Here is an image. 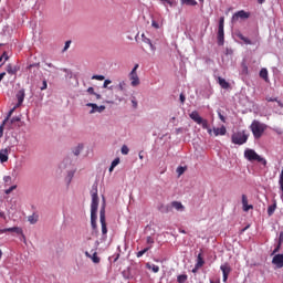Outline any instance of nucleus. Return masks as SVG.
<instances>
[{"label":"nucleus","instance_id":"nucleus-1","mask_svg":"<svg viewBox=\"0 0 283 283\" xmlns=\"http://www.w3.org/2000/svg\"><path fill=\"white\" fill-rule=\"evenodd\" d=\"M244 159L249 160V163H261L263 167H266L268 164L264 157L260 156L254 149L251 148H247L244 150Z\"/></svg>","mask_w":283,"mask_h":283},{"label":"nucleus","instance_id":"nucleus-2","mask_svg":"<svg viewBox=\"0 0 283 283\" xmlns=\"http://www.w3.org/2000/svg\"><path fill=\"white\" fill-rule=\"evenodd\" d=\"M250 129L254 138H262V135L264 132H266V124H262L261 122L254 119L250 125Z\"/></svg>","mask_w":283,"mask_h":283},{"label":"nucleus","instance_id":"nucleus-3","mask_svg":"<svg viewBox=\"0 0 283 283\" xmlns=\"http://www.w3.org/2000/svg\"><path fill=\"white\" fill-rule=\"evenodd\" d=\"M231 140L233 145H244L249 140V134H247V130H239L232 134Z\"/></svg>","mask_w":283,"mask_h":283},{"label":"nucleus","instance_id":"nucleus-4","mask_svg":"<svg viewBox=\"0 0 283 283\" xmlns=\"http://www.w3.org/2000/svg\"><path fill=\"white\" fill-rule=\"evenodd\" d=\"M92 203H91V213H98V189L93 188L91 191Z\"/></svg>","mask_w":283,"mask_h":283},{"label":"nucleus","instance_id":"nucleus-5","mask_svg":"<svg viewBox=\"0 0 283 283\" xmlns=\"http://www.w3.org/2000/svg\"><path fill=\"white\" fill-rule=\"evenodd\" d=\"M218 45H224V17L219 20Z\"/></svg>","mask_w":283,"mask_h":283},{"label":"nucleus","instance_id":"nucleus-6","mask_svg":"<svg viewBox=\"0 0 283 283\" xmlns=\"http://www.w3.org/2000/svg\"><path fill=\"white\" fill-rule=\"evenodd\" d=\"M99 221H101V224H102V234L103 235H107V222L105 220V206H103L101 208V211H99Z\"/></svg>","mask_w":283,"mask_h":283},{"label":"nucleus","instance_id":"nucleus-7","mask_svg":"<svg viewBox=\"0 0 283 283\" xmlns=\"http://www.w3.org/2000/svg\"><path fill=\"white\" fill-rule=\"evenodd\" d=\"M251 14L244 10L238 11L232 15V22L240 21V19H249Z\"/></svg>","mask_w":283,"mask_h":283},{"label":"nucleus","instance_id":"nucleus-8","mask_svg":"<svg viewBox=\"0 0 283 283\" xmlns=\"http://www.w3.org/2000/svg\"><path fill=\"white\" fill-rule=\"evenodd\" d=\"M220 270L222 271L223 274V282H227V280H229V275L231 274V264L223 263L220 266Z\"/></svg>","mask_w":283,"mask_h":283},{"label":"nucleus","instance_id":"nucleus-9","mask_svg":"<svg viewBox=\"0 0 283 283\" xmlns=\"http://www.w3.org/2000/svg\"><path fill=\"white\" fill-rule=\"evenodd\" d=\"M272 264L277 269H283V254H275L272 259Z\"/></svg>","mask_w":283,"mask_h":283},{"label":"nucleus","instance_id":"nucleus-10","mask_svg":"<svg viewBox=\"0 0 283 283\" xmlns=\"http://www.w3.org/2000/svg\"><path fill=\"white\" fill-rule=\"evenodd\" d=\"M86 106L92 107L90 114H94L96 112H98L101 114V112H105V106H103V105L98 106L94 103H88V104H86Z\"/></svg>","mask_w":283,"mask_h":283},{"label":"nucleus","instance_id":"nucleus-11","mask_svg":"<svg viewBox=\"0 0 283 283\" xmlns=\"http://www.w3.org/2000/svg\"><path fill=\"white\" fill-rule=\"evenodd\" d=\"M17 233L18 235H21L23 233V230L19 227H13V228H6L0 230V233Z\"/></svg>","mask_w":283,"mask_h":283},{"label":"nucleus","instance_id":"nucleus-12","mask_svg":"<svg viewBox=\"0 0 283 283\" xmlns=\"http://www.w3.org/2000/svg\"><path fill=\"white\" fill-rule=\"evenodd\" d=\"M129 78H130V85L133 87H138V85H140V78L138 77V73H130Z\"/></svg>","mask_w":283,"mask_h":283},{"label":"nucleus","instance_id":"nucleus-13","mask_svg":"<svg viewBox=\"0 0 283 283\" xmlns=\"http://www.w3.org/2000/svg\"><path fill=\"white\" fill-rule=\"evenodd\" d=\"M14 109H17V106H14L9 111L7 118L3 120L2 125L0 126V136H3V125H6L8 120H10V117L12 116V114H14Z\"/></svg>","mask_w":283,"mask_h":283},{"label":"nucleus","instance_id":"nucleus-14","mask_svg":"<svg viewBox=\"0 0 283 283\" xmlns=\"http://www.w3.org/2000/svg\"><path fill=\"white\" fill-rule=\"evenodd\" d=\"M190 118L191 120H193L195 123H197V125L199 123H202V117L200 116V114L198 113V111H193L192 113H190Z\"/></svg>","mask_w":283,"mask_h":283},{"label":"nucleus","instance_id":"nucleus-15","mask_svg":"<svg viewBox=\"0 0 283 283\" xmlns=\"http://www.w3.org/2000/svg\"><path fill=\"white\" fill-rule=\"evenodd\" d=\"M242 205L243 211H250V209H253V205H249V199L247 198V195H242Z\"/></svg>","mask_w":283,"mask_h":283},{"label":"nucleus","instance_id":"nucleus-16","mask_svg":"<svg viewBox=\"0 0 283 283\" xmlns=\"http://www.w3.org/2000/svg\"><path fill=\"white\" fill-rule=\"evenodd\" d=\"M17 99L18 104L15 105V107H21V105H23V101L25 99V92L19 91L17 94Z\"/></svg>","mask_w":283,"mask_h":283},{"label":"nucleus","instance_id":"nucleus-17","mask_svg":"<svg viewBox=\"0 0 283 283\" xmlns=\"http://www.w3.org/2000/svg\"><path fill=\"white\" fill-rule=\"evenodd\" d=\"M142 41L149 45L151 52H156V46L154 45V43H151V40L149 38L145 36V33L142 34Z\"/></svg>","mask_w":283,"mask_h":283},{"label":"nucleus","instance_id":"nucleus-18","mask_svg":"<svg viewBox=\"0 0 283 283\" xmlns=\"http://www.w3.org/2000/svg\"><path fill=\"white\" fill-rule=\"evenodd\" d=\"M201 266H205V259L202 258V250H200V253L197 256L196 269H201Z\"/></svg>","mask_w":283,"mask_h":283},{"label":"nucleus","instance_id":"nucleus-19","mask_svg":"<svg viewBox=\"0 0 283 283\" xmlns=\"http://www.w3.org/2000/svg\"><path fill=\"white\" fill-rule=\"evenodd\" d=\"M85 255L86 258H90L94 262V264H98L101 262V258H98V254L96 252H94L93 255L90 254V252H85Z\"/></svg>","mask_w":283,"mask_h":283},{"label":"nucleus","instance_id":"nucleus-20","mask_svg":"<svg viewBox=\"0 0 283 283\" xmlns=\"http://www.w3.org/2000/svg\"><path fill=\"white\" fill-rule=\"evenodd\" d=\"M170 205L176 211H185V206L180 201H172Z\"/></svg>","mask_w":283,"mask_h":283},{"label":"nucleus","instance_id":"nucleus-21","mask_svg":"<svg viewBox=\"0 0 283 283\" xmlns=\"http://www.w3.org/2000/svg\"><path fill=\"white\" fill-rule=\"evenodd\" d=\"M214 136H224L227 134V127L213 128Z\"/></svg>","mask_w":283,"mask_h":283},{"label":"nucleus","instance_id":"nucleus-22","mask_svg":"<svg viewBox=\"0 0 283 283\" xmlns=\"http://www.w3.org/2000/svg\"><path fill=\"white\" fill-rule=\"evenodd\" d=\"M0 163H8V148L0 150Z\"/></svg>","mask_w":283,"mask_h":283},{"label":"nucleus","instance_id":"nucleus-23","mask_svg":"<svg viewBox=\"0 0 283 283\" xmlns=\"http://www.w3.org/2000/svg\"><path fill=\"white\" fill-rule=\"evenodd\" d=\"M7 72H8V74L14 75V74H17V72H19V66H17V65L13 66L12 64H8Z\"/></svg>","mask_w":283,"mask_h":283},{"label":"nucleus","instance_id":"nucleus-24","mask_svg":"<svg viewBox=\"0 0 283 283\" xmlns=\"http://www.w3.org/2000/svg\"><path fill=\"white\" fill-rule=\"evenodd\" d=\"M97 212H91V227L92 229H94V231H96L97 229V226H96V219H97V216H96Z\"/></svg>","mask_w":283,"mask_h":283},{"label":"nucleus","instance_id":"nucleus-25","mask_svg":"<svg viewBox=\"0 0 283 283\" xmlns=\"http://www.w3.org/2000/svg\"><path fill=\"white\" fill-rule=\"evenodd\" d=\"M146 268L149 269V271H151L153 273H158V271H160V268L156 264L147 263Z\"/></svg>","mask_w":283,"mask_h":283},{"label":"nucleus","instance_id":"nucleus-26","mask_svg":"<svg viewBox=\"0 0 283 283\" xmlns=\"http://www.w3.org/2000/svg\"><path fill=\"white\" fill-rule=\"evenodd\" d=\"M219 85L222 87V90H229V82L222 77H219Z\"/></svg>","mask_w":283,"mask_h":283},{"label":"nucleus","instance_id":"nucleus-27","mask_svg":"<svg viewBox=\"0 0 283 283\" xmlns=\"http://www.w3.org/2000/svg\"><path fill=\"white\" fill-rule=\"evenodd\" d=\"M275 209H277V203L274 202L273 205L269 206L268 216H273L275 213Z\"/></svg>","mask_w":283,"mask_h":283},{"label":"nucleus","instance_id":"nucleus-28","mask_svg":"<svg viewBox=\"0 0 283 283\" xmlns=\"http://www.w3.org/2000/svg\"><path fill=\"white\" fill-rule=\"evenodd\" d=\"M279 187H280V190L282 191L281 198L283 200V169L281 170V174L279 177Z\"/></svg>","mask_w":283,"mask_h":283},{"label":"nucleus","instance_id":"nucleus-29","mask_svg":"<svg viewBox=\"0 0 283 283\" xmlns=\"http://www.w3.org/2000/svg\"><path fill=\"white\" fill-rule=\"evenodd\" d=\"M241 74H243L244 76L249 74V66L247 65V62L241 63Z\"/></svg>","mask_w":283,"mask_h":283},{"label":"nucleus","instance_id":"nucleus-30","mask_svg":"<svg viewBox=\"0 0 283 283\" xmlns=\"http://www.w3.org/2000/svg\"><path fill=\"white\" fill-rule=\"evenodd\" d=\"M260 77L263 78L264 81H269V71L266 69H262L260 71Z\"/></svg>","mask_w":283,"mask_h":283},{"label":"nucleus","instance_id":"nucleus-31","mask_svg":"<svg viewBox=\"0 0 283 283\" xmlns=\"http://www.w3.org/2000/svg\"><path fill=\"white\" fill-rule=\"evenodd\" d=\"M238 38L245 43V45H252L253 42L249 40V38L244 36L243 34H239Z\"/></svg>","mask_w":283,"mask_h":283},{"label":"nucleus","instance_id":"nucleus-32","mask_svg":"<svg viewBox=\"0 0 283 283\" xmlns=\"http://www.w3.org/2000/svg\"><path fill=\"white\" fill-rule=\"evenodd\" d=\"M188 277L189 276H187V274H180V275L177 276V282L178 283H185V282H187Z\"/></svg>","mask_w":283,"mask_h":283},{"label":"nucleus","instance_id":"nucleus-33","mask_svg":"<svg viewBox=\"0 0 283 283\" xmlns=\"http://www.w3.org/2000/svg\"><path fill=\"white\" fill-rule=\"evenodd\" d=\"M181 3L184 6H198V2L196 0H181Z\"/></svg>","mask_w":283,"mask_h":283},{"label":"nucleus","instance_id":"nucleus-34","mask_svg":"<svg viewBox=\"0 0 283 283\" xmlns=\"http://www.w3.org/2000/svg\"><path fill=\"white\" fill-rule=\"evenodd\" d=\"M198 125H201L203 129H208L209 128V120L207 119H201V122L198 123Z\"/></svg>","mask_w":283,"mask_h":283},{"label":"nucleus","instance_id":"nucleus-35","mask_svg":"<svg viewBox=\"0 0 283 283\" xmlns=\"http://www.w3.org/2000/svg\"><path fill=\"white\" fill-rule=\"evenodd\" d=\"M185 171H187V167L179 166L177 168L178 176H182V174H185Z\"/></svg>","mask_w":283,"mask_h":283},{"label":"nucleus","instance_id":"nucleus-36","mask_svg":"<svg viewBox=\"0 0 283 283\" xmlns=\"http://www.w3.org/2000/svg\"><path fill=\"white\" fill-rule=\"evenodd\" d=\"M151 247L145 248L144 250L137 252V258H143L144 253H147Z\"/></svg>","mask_w":283,"mask_h":283},{"label":"nucleus","instance_id":"nucleus-37","mask_svg":"<svg viewBox=\"0 0 283 283\" xmlns=\"http://www.w3.org/2000/svg\"><path fill=\"white\" fill-rule=\"evenodd\" d=\"M126 83H125V81H122V82H119V84H118V90H119V92H125V87H126Z\"/></svg>","mask_w":283,"mask_h":283},{"label":"nucleus","instance_id":"nucleus-38","mask_svg":"<svg viewBox=\"0 0 283 283\" xmlns=\"http://www.w3.org/2000/svg\"><path fill=\"white\" fill-rule=\"evenodd\" d=\"M14 189H17V185L11 186L9 189L4 190V193H6L7 196H10V193L13 192Z\"/></svg>","mask_w":283,"mask_h":283},{"label":"nucleus","instance_id":"nucleus-39","mask_svg":"<svg viewBox=\"0 0 283 283\" xmlns=\"http://www.w3.org/2000/svg\"><path fill=\"white\" fill-rule=\"evenodd\" d=\"M122 154H123L124 156H127V154H129V147H127L126 145H124V146L122 147Z\"/></svg>","mask_w":283,"mask_h":283},{"label":"nucleus","instance_id":"nucleus-40","mask_svg":"<svg viewBox=\"0 0 283 283\" xmlns=\"http://www.w3.org/2000/svg\"><path fill=\"white\" fill-rule=\"evenodd\" d=\"M92 80L93 81H105V77L103 75H93Z\"/></svg>","mask_w":283,"mask_h":283},{"label":"nucleus","instance_id":"nucleus-41","mask_svg":"<svg viewBox=\"0 0 283 283\" xmlns=\"http://www.w3.org/2000/svg\"><path fill=\"white\" fill-rule=\"evenodd\" d=\"M81 149H83V146H77L73 151L74 156H78L81 154Z\"/></svg>","mask_w":283,"mask_h":283},{"label":"nucleus","instance_id":"nucleus-42","mask_svg":"<svg viewBox=\"0 0 283 283\" xmlns=\"http://www.w3.org/2000/svg\"><path fill=\"white\" fill-rule=\"evenodd\" d=\"M117 165H120V158H115L111 164L113 167H116Z\"/></svg>","mask_w":283,"mask_h":283},{"label":"nucleus","instance_id":"nucleus-43","mask_svg":"<svg viewBox=\"0 0 283 283\" xmlns=\"http://www.w3.org/2000/svg\"><path fill=\"white\" fill-rule=\"evenodd\" d=\"M29 222H30L31 224H36L38 219H36L34 216H30V217H29Z\"/></svg>","mask_w":283,"mask_h":283},{"label":"nucleus","instance_id":"nucleus-44","mask_svg":"<svg viewBox=\"0 0 283 283\" xmlns=\"http://www.w3.org/2000/svg\"><path fill=\"white\" fill-rule=\"evenodd\" d=\"M132 105H133L134 109L138 108V102L136 101V97H133Z\"/></svg>","mask_w":283,"mask_h":283},{"label":"nucleus","instance_id":"nucleus-45","mask_svg":"<svg viewBox=\"0 0 283 283\" xmlns=\"http://www.w3.org/2000/svg\"><path fill=\"white\" fill-rule=\"evenodd\" d=\"M282 244L277 243L276 248L273 250L272 254L275 255V253L280 252Z\"/></svg>","mask_w":283,"mask_h":283},{"label":"nucleus","instance_id":"nucleus-46","mask_svg":"<svg viewBox=\"0 0 283 283\" xmlns=\"http://www.w3.org/2000/svg\"><path fill=\"white\" fill-rule=\"evenodd\" d=\"M151 27L155 28L156 30H158V28H160V24H158V22H156V20H153Z\"/></svg>","mask_w":283,"mask_h":283},{"label":"nucleus","instance_id":"nucleus-47","mask_svg":"<svg viewBox=\"0 0 283 283\" xmlns=\"http://www.w3.org/2000/svg\"><path fill=\"white\" fill-rule=\"evenodd\" d=\"M1 59L6 62V61H8V59H10V56H8L7 52H3L1 55Z\"/></svg>","mask_w":283,"mask_h":283},{"label":"nucleus","instance_id":"nucleus-48","mask_svg":"<svg viewBox=\"0 0 283 283\" xmlns=\"http://www.w3.org/2000/svg\"><path fill=\"white\" fill-rule=\"evenodd\" d=\"M268 103H277V98L266 97Z\"/></svg>","mask_w":283,"mask_h":283},{"label":"nucleus","instance_id":"nucleus-49","mask_svg":"<svg viewBox=\"0 0 283 283\" xmlns=\"http://www.w3.org/2000/svg\"><path fill=\"white\" fill-rule=\"evenodd\" d=\"M146 242L147 244H154V238L147 237Z\"/></svg>","mask_w":283,"mask_h":283},{"label":"nucleus","instance_id":"nucleus-50","mask_svg":"<svg viewBox=\"0 0 283 283\" xmlns=\"http://www.w3.org/2000/svg\"><path fill=\"white\" fill-rule=\"evenodd\" d=\"M111 81L109 80H105L104 81V84H103V87H104V90H106V87L108 86V85H111Z\"/></svg>","mask_w":283,"mask_h":283},{"label":"nucleus","instance_id":"nucleus-51","mask_svg":"<svg viewBox=\"0 0 283 283\" xmlns=\"http://www.w3.org/2000/svg\"><path fill=\"white\" fill-rule=\"evenodd\" d=\"M72 44V41H66L65 42V45H64V52L65 50H69L70 49V45Z\"/></svg>","mask_w":283,"mask_h":283},{"label":"nucleus","instance_id":"nucleus-52","mask_svg":"<svg viewBox=\"0 0 283 283\" xmlns=\"http://www.w3.org/2000/svg\"><path fill=\"white\" fill-rule=\"evenodd\" d=\"M179 99H180V102L184 104L185 103V101H187V97H185V94H180L179 95Z\"/></svg>","mask_w":283,"mask_h":283},{"label":"nucleus","instance_id":"nucleus-53","mask_svg":"<svg viewBox=\"0 0 283 283\" xmlns=\"http://www.w3.org/2000/svg\"><path fill=\"white\" fill-rule=\"evenodd\" d=\"M21 120V117H12L11 118V124L12 123H19Z\"/></svg>","mask_w":283,"mask_h":283},{"label":"nucleus","instance_id":"nucleus-54","mask_svg":"<svg viewBox=\"0 0 283 283\" xmlns=\"http://www.w3.org/2000/svg\"><path fill=\"white\" fill-rule=\"evenodd\" d=\"M87 93L93 95V96H94V94H96V92H94V87H88Z\"/></svg>","mask_w":283,"mask_h":283},{"label":"nucleus","instance_id":"nucleus-55","mask_svg":"<svg viewBox=\"0 0 283 283\" xmlns=\"http://www.w3.org/2000/svg\"><path fill=\"white\" fill-rule=\"evenodd\" d=\"M218 116L220 118V120H222V123H227V119L223 117L222 113H218Z\"/></svg>","mask_w":283,"mask_h":283},{"label":"nucleus","instance_id":"nucleus-56","mask_svg":"<svg viewBox=\"0 0 283 283\" xmlns=\"http://www.w3.org/2000/svg\"><path fill=\"white\" fill-rule=\"evenodd\" d=\"M283 242V232H280L279 234V244H282Z\"/></svg>","mask_w":283,"mask_h":283},{"label":"nucleus","instance_id":"nucleus-57","mask_svg":"<svg viewBox=\"0 0 283 283\" xmlns=\"http://www.w3.org/2000/svg\"><path fill=\"white\" fill-rule=\"evenodd\" d=\"M41 90H42V91H43V90H48V82H46V81H43V85H42Z\"/></svg>","mask_w":283,"mask_h":283},{"label":"nucleus","instance_id":"nucleus-58","mask_svg":"<svg viewBox=\"0 0 283 283\" xmlns=\"http://www.w3.org/2000/svg\"><path fill=\"white\" fill-rule=\"evenodd\" d=\"M11 180H12V177L10 176L4 177V182H10Z\"/></svg>","mask_w":283,"mask_h":283},{"label":"nucleus","instance_id":"nucleus-59","mask_svg":"<svg viewBox=\"0 0 283 283\" xmlns=\"http://www.w3.org/2000/svg\"><path fill=\"white\" fill-rule=\"evenodd\" d=\"M136 70H138V64H135V66H134V69L132 70V72H130V73L136 74Z\"/></svg>","mask_w":283,"mask_h":283},{"label":"nucleus","instance_id":"nucleus-60","mask_svg":"<svg viewBox=\"0 0 283 283\" xmlns=\"http://www.w3.org/2000/svg\"><path fill=\"white\" fill-rule=\"evenodd\" d=\"M207 132H208V134H209L210 136H213V129H211V128L209 127V128H207Z\"/></svg>","mask_w":283,"mask_h":283},{"label":"nucleus","instance_id":"nucleus-61","mask_svg":"<svg viewBox=\"0 0 283 283\" xmlns=\"http://www.w3.org/2000/svg\"><path fill=\"white\" fill-rule=\"evenodd\" d=\"M160 1H164V3H168L170 6H174V3L171 2V0H160Z\"/></svg>","mask_w":283,"mask_h":283},{"label":"nucleus","instance_id":"nucleus-62","mask_svg":"<svg viewBox=\"0 0 283 283\" xmlns=\"http://www.w3.org/2000/svg\"><path fill=\"white\" fill-rule=\"evenodd\" d=\"M4 76H6V72L0 73V82L3 81Z\"/></svg>","mask_w":283,"mask_h":283},{"label":"nucleus","instance_id":"nucleus-63","mask_svg":"<svg viewBox=\"0 0 283 283\" xmlns=\"http://www.w3.org/2000/svg\"><path fill=\"white\" fill-rule=\"evenodd\" d=\"M0 218H3L6 220V212L0 211Z\"/></svg>","mask_w":283,"mask_h":283},{"label":"nucleus","instance_id":"nucleus-64","mask_svg":"<svg viewBox=\"0 0 283 283\" xmlns=\"http://www.w3.org/2000/svg\"><path fill=\"white\" fill-rule=\"evenodd\" d=\"M115 168H116V167H113V166L111 165L108 171L112 172V171H114Z\"/></svg>","mask_w":283,"mask_h":283}]
</instances>
